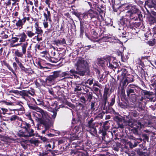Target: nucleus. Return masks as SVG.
<instances>
[{
    "label": "nucleus",
    "instance_id": "39448f33",
    "mask_svg": "<svg viewBox=\"0 0 156 156\" xmlns=\"http://www.w3.org/2000/svg\"><path fill=\"white\" fill-rule=\"evenodd\" d=\"M36 111L37 112H34V115L39 119L40 123L41 120H44L45 122L51 121V119L46 112H44L39 108Z\"/></svg>",
    "mask_w": 156,
    "mask_h": 156
},
{
    "label": "nucleus",
    "instance_id": "2f4dec72",
    "mask_svg": "<svg viewBox=\"0 0 156 156\" xmlns=\"http://www.w3.org/2000/svg\"><path fill=\"white\" fill-rule=\"evenodd\" d=\"M112 4V7L114 11L117 12V10L121 7L120 4L116 2L115 0H111Z\"/></svg>",
    "mask_w": 156,
    "mask_h": 156
},
{
    "label": "nucleus",
    "instance_id": "423d86ee",
    "mask_svg": "<svg viewBox=\"0 0 156 156\" xmlns=\"http://www.w3.org/2000/svg\"><path fill=\"white\" fill-rule=\"evenodd\" d=\"M35 135L34 131L33 129H25L24 131L20 130L17 133L18 136L21 138L27 139L29 137L34 136Z\"/></svg>",
    "mask_w": 156,
    "mask_h": 156
},
{
    "label": "nucleus",
    "instance_id": "8fccbe9b",
    "mask_svg": "<svg viewBox=\"0 0 156 156\" xmlns=\"http://www.w3.org/2000/svg\"><path fill=\"white\" fill-rule=\"evenodd\" d=\"M28 43L27 42L23 43L22 46V52L24 54H25L26 53V49L27 47Z\"/></svg>",
    "mask_w": 156,
    "mask_h": 156
},
{
    "label": "nucleus",
    "instance_id": "79ce46f5",
    "mask_svg": "<svg viewBox=\"0 0 156 156\" xmlns=\"http://www.w3.org/2000/svg\"><path fill=\"white\" fill-rule=\"evenodd\" d=\"M20 127L22 128L26 129H30L31 125L29 123L24 121L20 125Z\"/></svg>",
    "mask_w": 156,
    "mask_h": 156
},
{
    "label": "nucleus",
    "instance_id": "4be33fe9",
    "mask_svg": "<svg viewBox=\"0 0 156 156\" xmlns=\"http://www.w3.org/2000/svg\"><path fill=\"white\" fill-rule=\"evenodd\" d=\"M97 31L96 28L93 29L91 30V33L92 35L94 36L90 37L87 34H86V36L89 39L92 41H96L95 39H97L98 38Z\"/></svg>",
    "mask_w": 156,
    "mask_h": 156
},
{
    "label": "nucleus",
    "instance_id": "a19ab883",
    "mask_svg": "<svg viewBox=\"0 0 156 156\" xmlns=\"http://www.w3.org/2000/svg\"><path fill=\"white\" fill-rule=\"evenodd\" d=\"M33 26H32L31 27V30H27L26 31L27 36L29 38H32L35 35L34 32H33Z\"/></svg>",
    "mask_w": 156,
    "mask_h": 156
},
{
    "label": "nucleus",
    "instance_id": "b1692460",
    "mask_svg": "<svg viewBox=\"0 0 156 156\" xmlns=\"http://www.w3.org/2000/svg\"><path fill=\"white\" fill-rule=\"evenodd\" d=\"M43 16L45 20L49 21L50 22L51 21V15L50 12L48 10L47 8H46L45 9V12H44Z\"/></svg>",
    "mask_w": 156,
    "mask_h": 156
},
{
    "label": "nucleus",
    "instance_id": "052dcab7",
    "mask_svg": "<svg viewBox=\"0 0 156 156\" xmlns=\"http://www.w3.org/2000/svg\"><path fill=\"white\" fill-rule=\"evenodd\" d=\"M29 107L30 109L34 110H37L39 108L37 106L35 105L29 103L28 104Z\"/></svg>",
    "mask_w": 156,
    "mask_h": 156
},
{
    "label": "nucleus",
    "instance_id": "37998d69",
    "mask_svg": "<svg viewBox=\"0 0 156 156\" xmlns=\"http://www.w3.org/2000/svg\"><path fill=\"white\" fill-rule=\"evenodd\" d=\"M82 83L81 84H76L75 87L74 89V92H77L78 91H80L82 88Z\"/></svg>",
    "mask_w": 156,
    "mask_h": 156
},
{
    "label": "nucleus",
    "instance_id": "ddd939ff",
    "mask_svg": "<svg viewBox=\"0 0 156 156\" xmlns=\"http://www.w3.org/2000/svg\"><path fill=\"white\" fill-rule=\"evenodd\" d=\"M55 141L52 139L46 143L44 146V148L45 149V151L50 152L52 151H53V150L55 149Z\"/></svg>",
    "mask_w": 156,
    "mask_h": 156
},
{
    "label": "nucleus",
    "instance_id": "680f3d73",
    "mask_svg": "<svg viewBox=\"0 0 156 156\" xmlns=\"http://www.w3.org/2000/svg\"><path fill=\"white\" fill-rule=\"evenodd\" d=\"M19 94L22 96L23 97H28L29 96V95L27 94V90H26L20 91Z\"/></svg>",
    "mask_w": 156,
    "mask_h": 156
},
{
    "label": "nucleus",
    "instance_id": "49530a36",
    "mask_svg": "<svg viewBox=\"0 0 156 156\" xmlns=\"http://www.w3.org/2000/svg\"><path fill=\"white\" fill-rule=\"evenodd\" d=\"M139 143V142H137V140H133L129 143L130 147L131 148H133L136 147Z\"/></svg>",
    "mask_w": 156,
    "mask_h": 156
},
{
    "label": "nucleus",
    "instance_id": "cd10ccee",
    "mask_svg": "<svg viewBox=\"0 0 156 156\" xmlns=\"http://www.w3.org/2000/svg\"><path fill=\"white\" fill-rule=\"evenodd\" d=\"M16 36L18 37V38L20 40L19 41L21 42H25L27 37V35L24 32L18 34Z\"/></svg>",
    "mask_w": 156,
    "mask_h": 156
},
{
    "label": "nucleus",
    "instance_id": "6e6552de",
    "mask_svg": "<svg viewBox=\"0 0 156 156\" xmlns=\"http://www.w3.org/2000/svg\"><path fill=\"white\" fill-rule=\"evenodd\" d=\"M141 88L134 85L130 84L126 89V92L128 97L133 94H138L140 92Z\"/></svg>",
    "mask_w": 156,
    "mask_h": 156
},
{
    "label": "nucleus",
    "instance_id": "a211bd4d",
    "mask_svg": "<svg viewBox=\"0 0 156 156\" xmlns=\"http://www.w3.org/2000/svg\"><path fill=\"white\" fill-rule=\"evenodd\" d=\"M122 116L120 115L115 116L113 118L114 120L115 121L117 124V128H120L122 129L124 128V126L123 123V119Z\"/></svg>",
    "mask_w": 156,
    "mask_h": 156
},
{
    "label": "nucleus",
    "instance_id": "c9c22d12",
    "mask_svg": "<svg viewBox=\"0 0 156 156\" xmlns=\"http://www.w3.org/2000/svg\"><path fill=\"white\" fill-rule=\"evenodd\" d=\"M141 137L139 138L140 141L141 142L143 140L144 142L148 141L149 136L146 134L145 133H143L142 134H140Z\"/></svg>",
    "mask_w": 156,
    "mask_h": 156
},
{
    "label": "nucleus",
    "instance_id": "7c9ffc66",
    "mask_svg": "<svg viewBox=\"0 0 156 156\" xmlns=\"http://www.w3.org/2000/svg\"><path fill=\"white\" fill-rule=\"evenodd\" d=\"M80 19V37L81 38H83L84 32V30L85 29L84 26L85 24L83 22H82L81 20H82Z\"/></svg>",
    "mask_w": 156,
    "mask_h": 156
},
{
    "label": "nucleus",
    "instance_id": "9d476101",
    "mask_svg": "<svg viewBox=\"0 0 156 156\" xmlns=\"http://www.w3.org/2000/svg\"><path fill=\"white\" fill-rule=\"evenodd\" d=\"M60 72L58 71H54L52 75L47 76L46 78V82H48V86H51L55 81V79L59 77Z\"/></svg>",
    "mask_w": 156,
    "mask_h": 156
},
{
    "label": "nucleus",
    "instance_id": "58836bf2",
    "mask_svg": "<svg viewBox=\"0 0 156 156\" xmlns=\"http://www.w3.org/2000/svg\"><path fill=\"white\" fill-rule=\"evenodd\" d=\"M56 110L53 109L50 111V112L48 114V115L50 117L51 120L52 119H54L57 115V112Z\"/></svg>",
    "mask_w": 156,
    "mask_h": 156
},
{
    "label": "nucleus",
    "instance_id": "c85d7f7f",
    "mask_svg": "<svg viewBox=\"0 0 156 156\" xmlns=\"http://www.w3.org/2000/svg\"><path fill=\"white\" fill-rule=\"evenodd\" d=\"M96 10L99 12L100 16L102 18L103 16H104L105 12V7L103 5H101L98 6Z\"/></svg>",
    "mask_w": 156,
    "mask_h": 156
},
{
    "label": "nucleus",
    "instance_id": "a18cd8bd",
    "mask_svg": "<svg viewBox=\"0 0 156 156\" xmlns=\"http://www.w3.org/2000/svg\"><path fill=\"white\" fill-rule=\"evenodd\" d=\"M14 54L15 55V57H20L22 58L23 57V55H24L23 52H22L19 51L18 49H16L15 50Z\"/></svg>",
    "mask_w": 156,
    "mask_h": 156
},
{
    "label": "nucleus",
    "instance_id": "338daca9",
    "mask_svg": "<svg viewBox=\"0 0 156 156\" xmlns=\"http://www.w3.org/2000/svg\"><path fill=\"white\" fill-rule=\"evenodd\" d=\"M39 137H40L41 139V140H42L44 143L45 144L47 143V142H49L50 140H51V139H47L45 137H43L42 136H39Z\"/></svg>",
    "mask_w": 156,
    "mask_h": 156
},
{
    "label": "nucleus",
    "instance_id": "13d9d810",
    "mask_svg": "<svg viewBox=\"0 0 156 156\" xmlns=\"http://www.w3.org/2000/svg\"><path fill=\"white\" fill-rule=\"evenodd\" d=\"M138 60L139 67L141 68V69H143V68L145 67V65L144 63V62H143L142 59H141L140 58H139Z\"/></svg>",
    "mask_w": 156,
    "mask_h": 156
},
{
    "label": "nucleus",
    "instance_id": "412c9836",
    "mask_svg": "<svg viewBox=\"0 0 156 156\" xmlns=\"http://www.w3.org/2000/svg\"><path fill=\"white\" fill-rule=\"evenodd\" d=\"M94 121L93 119L92 118H91L90 120L88 121L87 125V126L91 129V131L93 133L96 134L97 133V131L96 128V126H95V123L93 122Z\"/></svg>",
    "mask_w": 156,
    "mask_h": 156
},
{
    "label": "nucleus",
    "instance_id": "864d4df0",
    "mask_svg": "<svg viewBox=\"0 0 156 156\" xmlns=\"http://www.w3.org/2000/svg\"><path fill=\"white\" fill-rule=\"evenodd\" d=\"M110 37L106 35L105 36H103L102 38L97 40L96 41H93V42H99L101 40H103L104 41H107V40H108Z\"/></svg>",
    "mask_w": 156,
    "mask_h": 156
},
{
    "label": "nucleus",
    "instance_id": "ea45409f",
    "mask_svg": "<svg viewBox=\"0 0 156 156\" xmlns=\"http://www.w3.org/2000/svg\"><path fill=\"white\" fill-rule=\"evenodd\" d=\"M22 119L17 116L16 115H12L10 118L9 120L11 122H17L18 121H21Z\"/></svg>",
    "mask_w": 156,
    "mask_h": 156
},
{
    "label": "nucleus",
    "instance_id": "f3484780",
    "mask_svg": "<svg viewBox=\"0 0 156 156\" xmlns=\"http://www.w3.org/2000/svg\"><path fill=\"white\" fill-rule=\"evenodd\" d=\"M38 68L44 69H48V66L51 65L50 63H47L45 60H41L37 61L36 62Z\"/></svg>",
    "mask_w": 156,
    "mask_h": 156
},
{
    "label": "nucleus",
    "instance_id": "9b49d317",
    "mask_svg": "<svg viewBox=\"0 0 156 156\" xmlns=\"http://www.w3.org/2000/svg\"><path fill=\"white\" fill-rule=\"evenodd\" d=\"M132 20L129 18L128 19L126 17L122 16L118 21V23L120 27H126L129 28L130 21Z\"/></svg>",
    "mask_w": 156,
    "mask_h": 156
},
{
    "label": "nucleus",
    "instance_id": "e2e57ef3",
    "mask_svg": "<svg viewBox=\"0 0 156 156\" xmlns=\"http://www.w3.org/2000/svg\"><path fill=\"white\" fill-rule=\"evenodd\" d=\"M48 92L49 93L52 95V96L55 98H58V96L55 94L54 91L53 90L52 88H48Z\"/></svg>",
    "mask_w": 156,
    "mask_h": 156
},
{
    "label": "nucleus",
    "instance_id": "e433bc0d",
    "mask_svg": "<svg viewBox=\"0 0 156 156\" xmlns=\"http://www.w3.org/2000/svg\"><path fill=\"white\" fill-rule=\"evenodd\" d=\"M69 29L68 25L65 27V23L63 22L61 24V26L59 31H62V32L63 33H66L67 32H69Z\"/></svg>",
    "mask_w": 156,
    "mask_h": 156
},
{
    "label": "nucleus",
    "instance_id": "4c0bfd02",
    "mask_svg": "<svg viewBox=\"0 0 156 156\" xmlns=\"http://www.w3.org/2000/svg\"><path fill=\"white\" fill-rule=\"evenodd\" d=\"M119 101L118 105L119 106L123 108H127L128 105L125 101L121 100L120 101L119 99Z\"/></svg>",
    "mask_w": 156,
    "mask_h": 156
},
{
    "label": "nucleus",
    "instance_id": "0eeeda50",
    "mask_svg": "<svg viewBox=\"0 0 156 156\" xmlns=\"http://www.w3.org/2000/svg\"><path fill=\"white\" fill-rule=\"evenodd\" d=\"M106 58L107 60V66L110 69L114 70L119 66V64L115 58L108 55L106 56Z\"/></svg>",
    "mask_w": 156,
    "mask_h": 156
},
{
    "label": "nucleus",
    "instance_id": "20e7f679",
    "mask_svg": "<svg viewBox=\"0 0 156 156\" xmlns=\"http://www.w3.org/2000/svg\"><path fill=\"white\" fill-rule=\"evenodd\" d=\"M126 122L127 125L131 127V130L135 135H140L139 131L144 126L140 121L131 118L126 120Z\"/></svg>",
    "mask_w": 156,
    "mask_h": 156
},
{
    "label": "nucleus",
    "instance_id": "69168bd1",
    "mask_svg": "<svg viewBox=\"0 0 156 156\" xmlns=\"http://www.w3.org/2000/svg\"><path fill=\"white\" fill-rule=\"evenodd\" d=\"M81 127L80 126H75L73 129L74 133H79L81 131Z\"/></svg>",
    "mask_w": 156,
    "mask_h": 156
},
{
    "label": "nucleus",
    "instance_id": "a878e982",
    "mask_svg": "<svg viewBox=\"0 0 156 156\" xmlns=\"http://www.w3.org/2000/svg\"><path fill=\"white\" fill-rule=\"evenodd\" d=\"M41 124H43L45 127V130L42 131V133L44 134L45 131L48 130L51 127V121L45 122L44 120H41Z\"/></svg>",
    "mask_w": 156,
    "mask_h": 156
},
{
    "label": "nucleus",
    "instance_id": "1a4fd4ad",
    "mask_svg": "<svg viewBox=\"0 0 156 156\" xmlns=\"http://www.w3.org/2000/svg\"><path fill=\"white\" fill-rule=\"evenodd\" d=\"M93 93L90 92L82 93L80 98L81 102L84 104L86 103V101L90 102L93 97Z\"/></svg>",
    "mask_w": 156,
    "mask_h": 156
},
{
    "label": "nucleus",
    "instance_id": "bf43d9fd",
    "mask_svg": "<svg viewBox=\"0 0 156 156\" xmlns=\"http://www.w3.org/2000/svg\"><path fill=\"white\" fill-rule=\"evenodd\" d=\"M4 65L5 66H6L7 68L8 69L11 71L12 73L14 74H15V71L13 69L12 67L10 66L9 64L6 63L5 61H4Z\"/></svg>",
    "mask_w": 156,
    "mask_h": 156
},
{
    "label": "nucleus",
    "instance_id": "603ef678",
    "mask_svg": "<svg viewBox=\"0 0 156 156\" xmlns=\"http://www.w3.org/2000/svg\"><path fill=\"white\" fill-rule=\"evenodd\" d=\"M115 95L112 96L111 100V102L110 103L109 102H108V104L109 107H111L114 105L115 102Z\"/></svg>",
    "mask_w": 156,
    "mask_h": 156
},
{
    "label": "nucleus",
    "instance_id": "f704fd0d",
    "mask_svg": "<svg viewBox=\"0 0 156 156\" xmlns=\"http://www.w3.org/2000/svg\"><path fill=\"white\" fill-rule=\"evenodd\" d=\"M121 71L122 72V80H123L127 76V74H129L127 73L128 71L125 68H122L120 70H118L117 71L119 72Z\"/></svg>",
    "mask_w": 156,
    "mask_h": 156
},
{
    "label": "nucleus",
    "instance_id": "0e129e2a",
    "mask_svg": "<svg viewBox=\"0 0 156 156\" xmlns=\"http://www.w3.org/2000/svg\"><path fill=\"white\" fill-rule=\"evenodd\" d=\"M143 103L141 102H138V107L137 110L139 111H144V106H143Z\"/></svg>",
    "mask_w": 156,
    "mask_h": 156
},
{
    "label": "nucleus",
    "instance_id": "72a5a7b5",
    "mask_svg": "<svg viewBox=\"0 0 156 156\" xmlns=\"http://www.w3.org/2000/svg\"><path fill=\"white\" fill-rule=\"evenodd\" d=\"M16 104L17 105H18L19 108L16 109H14L13 110L14 111H24L25 110V109L23 106L22 105L23 104V103L20 101L16 102Z\"/></svg>",
    "mask_w": 156,
    "mask_h": 156
},
{
    "label": "nucleus",
    "instance_id": "7ed1b4c3",
    "mask_svg": "<svg viewBox=\"0 0 156 156\" xmlns=\"http://www.w3.org/2000/svg\"><path fill=\"white\" fill-rule=\"evenodd\" d=\"M123 5L125 10H127L126 16H128L130 20L134 21L141 20L142 16L140 11L136 5L132 4Z\"/></svg>",
    "mask_w": 156,
    "mask_h": 156
},
{
    "label": "nucleus",
    "instance_id": "393cba45",
    "mask_svg": "<svg viewBox=\"0 0 156 156\" xmlns=\"http://www.w3.org/2000/svg\"><path fill=\"white\" fill-rule=\"evenodd\" d=\"M53 44L59 46L61 45L66 44L65 39L61 38L60 39H56L53 41Z\"/></svg>",
    "mask_w": 156,
    "mask_h": 156
},
{
    "label": "nucleus",
    "instance_id": "5701e85b",
    "mask_svg": "<svg viewBox=\"0 0 156 156\" xmlns=\"http://www.w3.org/2000/svg\"><path fill=\"white\" fill-rule=\"evenodd\" d=\"M131 21H130L129 28H130L132 29H135V28H137L141 29L142 27L143 28H144V26L143 23L141 22H131Z\"/></svg>",
    "mask_w": 156,
    "mask_h": 156
},
{
    "label": "nucleus",
    "instance_id": "dca6fc26",
    "mask_svg": "<svg viewBox=\"0 0 156 156\" xmlns=\"http://www.w3.org/2000/svg\"><path fill=\"white\" fill-rule=\"evenodd\" d=\"M30 20L29 17H24L22 19H19L16 23V25L17 27L16 29H21L23 28V26L27 21H29Z\"/></svg>",
    "mask_w": 156,
    "mask_h": 156
},
{
    "label": "nucleus",
    "instance_id": "6ab92c4d",
    "mask_svg": "<svg viewBox=\"0 0 156 156\" xmlns=\"http://www.w3.org/2000/svg\"><path fill=\"white\" fill-rule=\"evenodd\" d=\"M14 59L22 72L26 73H28L29 69L25 67L24 65L21 62V60H20L17 57H15Z\"/></svg>",
    "mask_w": 156,
    "mask_h": 156
},
{
    "label": "nucleus",
    "instance_id": "f257e3e1",
    "mask_svg": "<svg viewBox=\"0 0 156 156\" xmlns=\"http://www.w3.org/2000/svg\"><path fill=\"white\" fill-rule=\"evenodd\" d=\"M98 6V4L94 2L92 3V5L89 10L83 13L81 12H78L76 10H73L71 12V13L78 18L80 20L81 19V20H83L86 22H94L95 24V23H96V21L98 17V14L96 11L93 9L96 10Z\"/></svg>",
    "mask_w": 156,
    "mask_h": 156
},
{
    "label": "nucleus",
    "instance_id": "6e6d98bb",
    "mask_svg": "<svg viewBox=\"0 0 156 156\" xmlns=\"http://www.w3.org/2000/svg\"><path fill=\"white\" fill-rule=\"evenodd\" d=\"M137 153L140 156H147V152L143 151L142 150L138 149L137 150Z\"/></svg>",
    "mask_w": 156,
    "mask_h": 156
},
{
    "label": "nucleus",
    "instance_id": "c03bdc74",
    "mask_svg": "<svg viewBox=\"0 0 156 156\" xmlns=\"http://www.w3.org/2000/svg\"><path fill=\"white\" fill-rule=\"evenodd\" d=\"M137 94H133L130 95L129 97H128L130 99L132 102L134 103L136 102L137 100L138 96L137 95Z\"/></svg>",
    "mask_w": 156,
    "mask_h": 156
},
{
    "label": "nucleus",
    "instance_id": "de8ad7c7",
    "mask_svg": "<svg viewBox=\"0 0 156 156\" xmlns=\"http://www.w3.org/2000/svg\"><path fill=\"white\" fill-rule=\"evenodd\" d=\"M52 88L55 94L58 96V93L60 90V87L59 86H57L54 87Z\"/></svg>",
    "mask_w": 156,
    "mask_h": 156
},
{
    "label": "nucleus",
    "instance_id": "5fc2aeb1",
    "mask_svg": "<svg viewBox=\"0 0 156 156\" xmlns=\"http://www.w3.org/2000/svg\"><path fill=\"white\" fill-rule=\"evenodd\" d=\"M126 77L128 79V81H129V83L132 82L134 81V79L133 78L134 76L133 75L127 74Z\"/></svg>",
    "mask_w": 156,
    "mask_h": 156
},
{
    "label": "nucleus",
    "instance_id": "2eb2a0df",
    "mask_svg": "<svg viewBox=\"0 0 156 156\" xmlns=\"http://www.w3.org/2000/svg\"><path fill=\"white\" fill-rule=\"evenodd\" d=\"M105 141L106 142V144L107 145L112 147L113 149L115 151H118L119 148L121 147L120 143L115 142L113 140L108 141H106L105 140Z\"/></svg>",
    "mask_w": 156,
    "mask_h": 156
},
{
    "label": "nucleus",
    "instance_id": "3c124183",
    "mask_svg": "<svg viewBox=\"0 0 156 156\" xmlns=\"http://www.w3.org/2000/svg\"><path fill=\"white\" fill-rule=\"evenodd\" d=\"M29 142L36 146H37L39 143V141L38 140H33L32 139H31L29 140Z\"/></svg>",
    "mask_w": 156,
    "mask_h": 156
},
{
    "label": "nucleus",
    "instance_id": "09e8293b",
    "mask_svg": "<svg viewBox=\"0 0 156 156\" xmlns=\"http://www.w3.org/2000/svg\"><path fill=\"white\" fill-rule=\"evenodd\" d=\"M32 45L31 44L30 45L27 49V57L28 58H30L32 57V51H31V49Z\"/></svg>",
    "mask_w": 156,
    "mask_h": 156
},
{
    "label": "nucleus",
    "instance_id": "4468645a",
    "mask_svg": "<svg viewBox=\"0 0 156 156\" xmlns=\"http://www.w3.org/2000/svg\"><path fill=\"white\" fill-rule=\"evenodd\" d=\"M69 91L67 89L63 87H60V91L58 93V98L61 100H65L67 97Z\"/></svg>",
    "mask_w": 156,
    "mask_h": 156
},
{
    "label": "nucleus",
    "instance_id": "bb28decb",
    "mask_svg": "<svg viewBox=\"0 0 156 156\" xmlns=\"http://www.w3.org/2000/svg\"><path fill=\"white\" fill-rule=\"evenodd\" d=\"M141 94L147 98H151V97L153 95V92L147 90H143L141 89Z\"/></svg>",
    "mask_w": 156,
    "mask_h": 156
},
{
    "label": "nucleus",
    "instance_id": "f03ea898",
    "mask_svg": "<svg viewBox=\"0 0 156 156\" xmlns=\"http://www.w3.org/2000/svg\"><path fill=\"white\" fill-rule=\"evenodd\" d=\"M75 66L76 67V70L71 69L69 72H63L62 73V76L69 75V72L74 76L75 74H78L80 76H84L86 75V73H87L90 72L89 64L83 58L79 59L75 64Z\"/></svg>",
    "mask_w": 156,
    "mask_h": 156
},
{
    "label": "nucleus",
    "instance_id": "aec40b11",
    "mask_svg": "<svg viewBox=\"0 0 156 156\" xmlns=\"http://www.w3.org/2000/svg\"><path fill=\"white\" fill-rule=\"evenodd\" d=\"M110 126L109 125H103L102 128L99 131L98 133L100 134L101 135V136L102 137L103 140H105V136L107 134L106 131L109 129Z\"/></svg>",
    "mask_w": 156,
    "mask_h": 156
},
{
    "label": "nucleus",
    "instance_id": "774afa93",
    "mask_svg": "<svg viewBox=\"0 0 156 156\" xmlns=\"http://www.w3.org/2000/svg\"><path fill=\"white\" fill-rule=\"evenodd\" d=\"M27 92L28 95L30 94L31 96H34L35 94V90L33 88H30V90H27Z\"/></svg>",
    "mask_w": 156,
    "mask_h": 156
},
{
    "label": "nucleus",
    "instance_id": "4d7b16f0",
    "mask_svg": "<svg viewBox=\"0 0 156 156\" xmlns=\"http://www.w3.org/2000/svg\"><path fill=\"white\" fill-rule=\"evenodd\" d=\"M130 115L134 117L138 116L139 115V113L136 110L131 111L130 113Z\"/></svg>",
    "mask_w": 156,
    "mask_h": 156
},
{
    "label": "nucleus",
    "instance_id": "c756f323",
    "mask_svg": "<svg viewBox=\"0 0 156 156\" xmlns=\"http://www.w3.org/2000/svg\"><path fill=\"white\" fill-rule=\"evenodd\" d=\"M148 7L151 9L154 8L155 10L156 11V4L154 2L153 0H147L145 2Z\"/></svg>",
    "mask_w": 156,
    "mask_h": 156
},
{
    "label": "nucleus",
    "instance_id": "473e14b6",
    "mask_svg": "<svg viewBox=\"0 0 156 156\" xmlns=\"http://www.w3.org/2000/svg\"><path fill=\"white\" fill-rule=\"evenodd\" d=\"M106 59V57L98 58L97 61L98 65L102 67L104 66L105 61L107 62V60Z\"/></svg>",
    "mask_w": 156,
    "mask_h": 156
},
{
    "label": "nucleus",
    "instance_id": "f8f14e48",
    "mask_svg": "<svg viewBox=\"0 0 156 156\" xmlns=\"http://www.w3.org/2000/svg\"><path fill=\"white\" fill-rule=\"evenodd\" d=\"M34 27L35 28V31L34 32V33L37 34V36L35 37V38H36V40L38 41H40L42 40V37H40V36H42L43 32L41 28L38 25L37 23L35 24Z\"/></svg>",
    "mask_w": 156,
    "mask_h": 156
}]
</instances>
